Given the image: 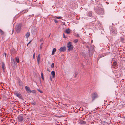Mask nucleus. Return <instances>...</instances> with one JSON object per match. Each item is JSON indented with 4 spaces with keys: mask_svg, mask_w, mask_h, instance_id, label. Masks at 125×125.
<instances>
[{
    "mask_svg": "<svg viewBox=\"0 0 125 125\" xmlns=\"http://www.w3.org/2000/svg\"><path fill=\"white\" fill-rule=\"evenodd\" d=\"M32 93H35V90H32L31 91V92Z\"/></svg>",
    "mask_w": 125,
    "mask_h": 125,
    "instance_id": "c756f323",
    "label": "nucleus"
},
{
    "mask_svg": "<svg viewBox=\"0 0 125 125\" xmlns=\"http://www.w3.org/2000/svg\"><path fill=\"white\" fill-rule=\"evenodd\" d=\"M5 65L4 64V63L3 62H2V68L3 69V72H4L5 71Z\"/></svg>",
    "mask_w": 125,
    "mask_h": 125,
    "instance_id": "1a4fd4ad",
    "label": "nucleus"
},
{
    "mask_svg": "<svg viewBox=\"0 0 125 125\" xmlns=\"http://www.w3.org/2000/svg\"><path fill=\"white\" fill-rule=\"evenodd\" d=\"M87 47L88 48H89V47L88 46H87Z\"/></svg>",
    "mask_w": 125,
    "mask_h": 125,
    "instance_id": "58836bf2",
    "label": "nucleus"
},
{
    "mask_svg": "<svg viewBox=\"0 0 125 125\" xmlns=\"http://www.w3.org/2000/svg\"><path fill=\"white\" fill-rule=\"evenodd\" d=\"M35 53H34L33 54V58L34 59V58H35Z\"/></svg>",
    "mask_w": 125,
    "mask_h": 125,
    "instance_id": "473e14b6",
    "label": "nucleus"
},
{
    "mask_svg": "<svg viewBox=\"0 0 125 125\" xmlns=\"http://www.w3.org/2000/svg\"><path fill=\"white\" fill-rule=\"evenodd\" d=\"M25 88L26 90L28 93H31V91L30 90L29 87L26 86L25 87Z\"/></svg>",
    "mask_w": 125,
    "mask_h": 125,
    "instance_id": "0eeeda50",
    "label": "nucleus"
},
{
    "mask_svg": "<svg viewBox=\"0 0 125 125\" xmlns=\"http://www.w3.org/2000/svg\"><path fill=\"white\" fill-rule=\"evenodd\" d=\"M15 95L17 97H20L21 96V95L19 93H16L15 94Z\"/></svg>",
    "mask_w": 125,
    "mask_h": 125,
    "instance_id": "f3484780",
    "label": "nucleus"
},
{
    "mask_svg": "<svg viewBox=\"0 0 125 125\" xmlns=\"http://www.w3.org/2000/svg\"><path fill=\"white\" fill-rule=\"evenodd\" d=\"M92 15V12L91 11H89L88 12L87 15L88 16L91 17Z\"/></svg>",
    "mask_w": 125,
    "mask_h": 125,
    "instance_id": "f8f14e48",
    "label": "nucleus"
},
{
    "mask_svg": "<svg viewBox=\"0 0 125 125\" xmlns=\"http://www.w3.org/2000/svg\"><path fill=\"white\" fill-rule=\"evenodd\" d=\"M30 35V32H28L25 35L26 37V38H28L29 36Z\"/></svg>",
    "mask_w": 125,
    "mask_h": 125,
    "instance_id": "4468645a",
    "label": "nucleus"
},
{
    "mask_svg": "<svg viewBox=\"0 0 125 125\" xmlns=\"http://www.w3.org/2000/svg\"><path fill=\"white\" fill-rule=\"evenodd\" d=\"M31 41H30L27 44V46L28 45V44L30 43Z\"/></svg>",
    "mask_w": 125,
    "mask_h": 125,
    "instance_id": "f704fd0d",
    "label": "nucleus"
},
{
    "mask_svg": "<svg viewBox=\"0 0 125 125\" xmlns=\"http://www.w3.org/2000/svg\"><path fill=\"white\" fill-rule=\"evenodd\" d=\"M15 59H16V62H17V63L19 62V59L18 57H16L15 58Z\"/></svg>",
    "mask_w": 125,
    "mask_h": 125,
    "instance_id": "a211bd4d",
    "label": "nucleus"
},
{
    "mask_svg": "<svg viewBox=\"0 0 125 125\" xmlns=\"http://www.w3.org/2000/svg\"><path fill=\"white\" fill-rule=\"evenodd\" d=\"M66 50V48L65 47H61L59 49V51L60 52H64Z\"/></svg>",
    "mask_w": 125,
    "mask_h": 125,
    "instance_id": "6e6552de",
    "label": "nucleus"
},
{
    "mask_svg": "<svg viewBox=\"0 0 125 125\" xmlns=\"http://www.w3.org/2000/svg\"><path fill=\"white\" fill-rule=\"evenodd\" d=\"M5 56H6V54H5Z\"/></svg>",
    "mask_w": 125,
    "mask_h": 125,
    "instance_id": "a19ab883",
    "label": "nucleus"
},
{
    "mask_svg": "<svg viewBox=\"0 0 125 125\" xmlns=\"http://www.w3.org/2000/svg\"><path fill=\"white\" fill-rule=\"evenodd\" d=\"M39 92H40L41 93H43V92H42V91H41L39 89H38L37 90Z\"/></svg>",
    "mask_w": 125,
    "mask_h": 125,
    "instance_id": "cd10ccee",
    "label": "nucleus"
},
{
    "mask_svg": "<svg viewBox=\"0 0 125 125\" xmlns=\"http://www.w3.org/2000/svg\"><path fill=\"white\" fill-rule=\"evenodd\" d=\"M77 36L78 37H79V35L78 34H77Z\"/></svg>",
    "mask_w": 125,
    "mask_h": 125,
    "instance_id": "c9c22d12",
    "label": "nucleus"
},
{
    "mask_svg": "<svg viewBox=\"0 0 125 125\" xmlns=\"http://www.w3.org/2000/svg\"><path fill=\"white\" fill-rule=\"evenodd\" d=\"M110 31L114 34H115L117 33L116 29L114 27H111L110 28Z\"/></svg>",
    "mask_w": 125,
    "mask_h": 125,
    "instance_id": "20e7f679",
    "label": "nucleus"
},
{
    "mask_svg": "<svg viewBox=\"0 0 125 125\" xmlns=\"http://www.w3.org/2000/svg\"><path fill=\"white\" fill-rule=\"evenodd\" d=\"M78 41V40L77 39H76L74 40V42L75 43H77Z\"/></svg>",
    "mask_w": 125,
    "mask_h": 125,
    "instance_id": "393cba45",
    "label": "nucleus"
},
{
    "mask_svg": "<svg viewBox=\"0 0 125 125\" xmlns=\"http://www.w3.org/2000/svg\"><path fill=\"white\" fill-rule=\"evenodd\" d=\"M56 51V49L55 48H54L53 49V50L52 51V55H53L54 54V53Z\"/></svg>",
    "mask_w": 125,
    "mask_h": 125,
    "instance_id": "2eb2a0df",
    "label": "nucleus"
},
{
    "mask_svg": "<svg viewBox=\"0 0 125 125\" xmlns=\"http://www.w3.org/2000/svg\"><path fill=\"white\" fill-rule=\"evenodd\" d=\"M24 119L23 117L20 115L18 116V119L19 122H21Z\"/></svg>",
    "mask_w": 125,
    "mask_h": 125,
    "instance_id": "423d86ee",
    "label": "nucleus"
},
{
    "mask_svg": "<svg viewBox=\"0 0 125 125\" xmlns=\"http://www.w3.org/2000/svg\"><path fill=\"white\" fill-rule=\"evenodd\" d=\"M120 40H121V41L123 42H124V38H123L122 37H121L120 38Z\"/></svg>",
    "mask_w": 125,
    "mask_h": 125,
    "instance_id": "aec40b11",
    "label": "nucleus"
},
{
    "mask_svg": "<svg viewBox=\"0 0 125 125\" xmlns=\"http://www.w3.org/2000/svg\"><path fill=\"white\" fill-rule=\"evenodd\" d=\"M101 57H103L102 56H101V55L100 56Z\"/></svg>",
    "mask_w": 125,
    "mask_h": 125,
    "instance_id": "ea45409f",
    "label": "nucleus"
},
{
    "mask_svg": "<svg viewBox=\"0 0 125 125\" xmlns=\"http://www.w3.org/2000/svg\"><path fill=\"white\" fill-rule=\"evenodd\" d=\"M104 10L103 8L99 9L98 10L96 11V13L99 14H103L104 13Z\"/></svg>",
    "mask_w": 125,
    "mask_h": 125,
    "instance_id": "f03ea898",
    "label": "nucleus"
},
{
    "mask_svg": "<svg viewBox=\"0 0 125 125\" xmlns=\"http://www.w3.org/2000/svg\"><path fill=\"white\" fill-rule=\"evenodd\" d=\"M62 18V17H56V19H61Z\"/></svg>",
    "mask_w": 125,
    "mask_h": 125,
    "instance_id": "bb28decb",
    "label": "nucleus"
},
{
    "mask_svg": "<svg viewBox=\"0 0 125 125\" xmlns=\"http://www.w3.org/2000/svg\"><path fill=\"white\" fill-rule=\"evenodd\" d=\"M43 41V39L42 38L40 40V41L41 42H42Z\"/></svg>",
    "mask_w": 125,
    "mask_h": 125,
    "instance_id": "2f4dec72",
    "label": "nucleus"
},
{
    "mask_svg": "<svg viewBox=\"0 0 125 125\" xmlns=\"http://www.w3.org/2000/svg\"><path fill=\"white\" fill-rule=\"evenodd\" d=\"M51 73L52 77L54 78L55 75L54 71H52L51 72Z\"/></svg>",
    "mask_w": 125,
    "mask_h": 125,
    "instance_id": "ddd939ff",
    "label": "nucleus"
},
{
    "mask_svg": "<svg viewBox=\"0 0 125 125\" xmlns=\"http://www.w3.org/2000/svg\"><path fill=\"white\" fill-rule=\"evenodd\" d=\"M81 122L82 124H86V122L85 121L82 120L81 121Z\"/></svg>",
    "mask_w": 125,
    "mask_h": 125,
    "instance_id": "6ab92c4d",
    "label": "nucleus"
},
{
    "mask_svg": "<svg viewBox=\"0 0 125 125\" xmlns=\"http://www.w3.org/2000/svg\"><path fill=\"white\" fill-rule=\"evenodd\" d=\"M92 100H94L95 99L98 98V96L97 94L96 93H93L92 94Z\"/></svg>",
    "mask_w": 125,
    "mask_h": 125,
    "instance_id": "7ed1b4c3",
    "label": "nucleus"
},
{
    "mask_svg": "<svg viewBox=\"0 0 125 125\" xmlns=\"http://www.w3.org/2000/svg\"><path fill=\"white\" fill-rule=\"evenodd\" d=\"M40 54H39L38 55L37 59L38 63V64H39L40 63Z\"/></svg>",
    "mask_w": 125,
    "mask_h": 125,
    "instance_id": "9b49d317",
    "label": "nucleus"
},
{
    "mask_svg": "<svg viewBox=\"0 0 125 125\" xmlns=\"http://www.w3.org/2000/svg\"><path fill=\"white\" fill-rule=\"evenodd\" d=\"M47 70L48 71H49V72H50V71H49V70L48 69H47Z\"/></svg>",
    "mask_w": 125,
    "mask_h": 125,
    "instance_id": "e433bc0d",
    "label": "nucleus"
},
{
    "mask_svg": "<svg viewBox=\"0 0 125 125\" xmlns=\"http://www.w3.org/2000/svg\"><path fill=\"white\" fill-rule=\"evenodd\" d=\"M41 77H42V79L43 80H44V77H43V73H41Z\"/></svg>",
    "mask_w": 125,
    "mask_h": 125,
    "instance_id": "5701e85b",
    "label": "nucleus"
},
{
    "mask_svg": "<svg viewBox=\"0 0 125 125\" xmlns=\"http://www.w3.org/2000/svg\"><path fill=\"white\" fill-rule=\"evenodd\" d=\"M13 31H13V30H12V33H13Z\"/></svg>",
    "mask_w": 125,
    "mask_h": 125,
    "instance_id": "4c0bfd02",
    "label": "nucleus"
},
{
    "mask_svg": "<svg viewBox=\"0 0 125 125\" xmlns=\"http://www.w3.org/2000/svg\"><path fill=\"white\" fill-rule=\"evenodd\" d=\"M54 22H55V23H57L58 22V21L55 19H54Z\"/></svg>",
    "mask_w": 125,
    "mask_h": 125,
    "instance_id": "c85d7f7f",
    "label": "nucleus"
},
{
    "mask_svg": "<svg viewBox=\"0 0 125 125\" xmlns=\"http://www.w3.org/2000/svg\"><path fill=\"white\" fill-rule=\"evenodd\" d=\"M71 32V30L69 28L66 29L65 31V32L67 34H69Z\"/></svg>",
    "mask_w": 125,
    "mask_h": 125,
    "instance_id": "9d476101",
    "label": "nucleus"
},
{
    "mask_svg": "<svg viewBox=\"0 0 125 125\" xmlns=\"http://www.w3.org/2000/svg\"><path fill=\"white\" fill-rule=\"evenodd\" d=\"M31 104L33 105H35L36 104V103L34 101H32L31 102Z\"/></svg>",
    "mask_w": 125,
    "mask_h": 125,
    "instance_id": "412c9836",
    "label": "nucleus"
},
{
    "mask_svg": "<svg viewBox=\"0 0 125 125\" xmlns=\"http://www.w3.org/2000/svg\"><path fill=\"white\" fill-rule=\"evenodd\" d=\"M117 65V63L116 62V61L114 62L113 63V67H114V66H116Z\"/></svg>",
    "mask_w": 125,
    "mask_h": 125,
    "instance_id": "dca6fc26",
    "label": "nucleus"
},
{
    "mask_svg": "<svg viewBox=\"0 0 125 125\" xmlns=\"http://www.w3.org/2000/svg\"><path fill=\"white\" fill-rule=\"evenodd\" d=\"M54 63H52L51 65V67L52 68H53L54 67Z\"/></svg>",
    "mask_w": 125,
    "mask_h": 125,
    "instance_id": "a878e982",
    "label": "nucleus"
},
{
    "mask_svg": "<svg viewBox=\"0 0 125 125\" xmlns=\"http://www.w3.org/2000/svg\"><path fill=\"white\" fill-rule=\"evenodd\" d=\"M43 43H42L41 45H40V48L41 49L42 48V45H43Z\"/></svg>",
    "mask_w": 125,
    "mask_h": 125,
    "instance_id": "b1692460",
    "label": "nucleus"
},
{
    "mask_svg": "<svg viewBox=\"0 0 125 125\" xmlns=\"http://www.w3.org/2000/svg\"><path fill=\"white\" fill-rule=\"evenodd\" d=\"M63 38H66V36H65V35L64 34H63Z\"/></svg>",
    "mask_w": 125,
    "mask_h": 125,
    "instance_id": "72a5a7b5",
    "label": "nucleus"
},
{
    "mask_svg": "<svg viewBox=\"0 0 125 125\" xmlns=\"http://www.w3.org/2000/svg\"><path fill=\"white\" fill-rule=\"evenodd\" d=\"M0 32L1 35H2L3 34V32L1 29H0Z\"/></svg>",
    "mask_w": 125,
    "mask_h": 125,
    "instance_id": "4be33fe9",
    "label": "nucleus"
},
{
    "mask_svg": "<svg viewBox=\"0 0 125 125\" xmlns=\"http://www.w3.org/2000/svg\"><path fill=\"white\" fill-rule=\"evenodd\" d=\"M21 26L22 25L21 23H20L16 26V29L17 33H19L20 32Z\"/></svg>",
    "mask_w": 125,
    "mask_h": 125,
    "instance_id": "f257e3e1",
    "label": "nucleus"
},
{
    "mask_svg": "<svg viewBox=\"0 0 125 125\" xmlns=\"http://www.w3.org/2000/svg\"><path fill=\"white\" fill-rule=\"evenodd\" d=\"M67 47L68 48V50L70 51L72 50L73 48V46L72 44L71 43L69 42L67 44Z\"/></svg>",
    "mask_w": 125,
    "mask_h": 125,
    "instance_id": "39448f33",
    "label": "nucleus"
},
{
    "mask_svg": "<svg viewBox=\"0 0 125 125\" xmlns=\"http://www.w3.org/2000/svg\"><path fill=\"white\" fill-rule=\"evenodd\" d=\"M77 74H78V73H75V75H74V77H76L77 75Z\"/></svg>",
    "mask_w": 125,
    "mask_h": 125,
    "instance_id": "7c9ffc66",
    "label": "nucleus"
},
{
    "mask_svg": "<svg viewBox=\"0 0 125 125\" xmlns=\"http://www.w3.org/2000/svg\"><path fill=\"white\" fill-rule=\"evenodd\" d=\"M50 35H49V36H50Z\"/></svg>",
    "mask_w": 125,
    "mask_h": 125,
    "instance_id": "79ce46f5",
    "label": "nucleus"
}]
</instances>
